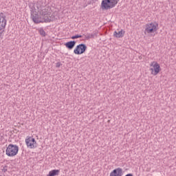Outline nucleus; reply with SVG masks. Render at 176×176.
<instances>
[{"label":"nucleus","mask_w":176,"mask_h":176,"mask_svg":"<svg viewBox=\"0 0 176 176\" xmlns=\"http://www.w3.org/2000/svg\"><path fill=\"white\" fill-rule=\"evenodd\" d=\"M75 45H76V41H71L66 43L65 44V46H66V47L67 49H69V50H72V49H74V47H75Z\"/></svg>","instance_id":"nucleus-11"},{"label":"nucleus","mask_w":176,"mask_h":176,"mask_svg":"<svg viewBox=\"0 0 176 176\" xmlns=\"http://www.w3.org/2000/svg\"><path fill=\"white\" fill-rule=\"evenodd\" d=\"M60 67H61V63H56V67L60 68Z\"/></svg>","instance_id":"nucleus-20"},{"label":"nucleus","mask_w":176,"mask_h":176,"mask_svg":"<svg viewBox=\"0 0 176 176\" xmlns=\"http://www.w3.org/2000/svg\"><path fill=\"white\" fill-rule=\"evenodd\" d=\"M78 38H82V35L76 34L72 36V39H78Z\"/></svg>","instance_id":"nucleus-17"},{"label":"nucleus","mask_w":176,"mask_h":176,"mask_svg":"<svg viewBox=\"0 0 176 176\" xmlns=\"http://www.w3.org/2000/svg\"><path fill=\"white\" fill-rule=\"evenodd\" d=\"M83 36H85V39H91L92 38H94V36H96V34L87 33L86 34H83Z\"/></svg>","instance_id":"nucleus-15"},{"label":"nucleus","mask_w":176,"mask_h":176,"mask_svg":"<svg viewBox=\"0 0 176 176\" xmlns=\"http://www.w3.org/2000/svg\"><path fill=\"white\" fill-rule=\"evenodd\" d=\"M32 20L34 21L35 24H39L41 23H50L52 21V19H50V17L49 16H45L42 18L40 15H38V14H31Z\"/></svg>","instance_id":"nucleus-2"},{"label":"nucleus","mask_w":176,"mask_h":176,"mask_svg":"<svg viewBox=\"0 0 176 176\" xmlns=\"http://www.w3.org/2000/svg\"><path fill=\"white\" fill-rule=\"evenodd\" d=\"M122 175H123V169H122V168H117L110 173V176H122Z\"/></svg>","instance_id":"nucleus-10"},{"label":"nucleus","mask_w":176,"mask_h":176,"mask_svg":"<svg viewBox=\"0 0 176 176\" xmlns=\"http://www.w3.org/2000/svg\"><path fill=\"white\" fill-rule=\"evenodd\" d=\"M87 50V46L86 44H79L78 45L76 48L74 50V54H83Z\"/></svg>","instance_id":"nucleus-5"},{"label":"nucleus","mask_w":176,"mask_h":176,"mask_svg":"<svg viewBox=\"0 0 176 176\" xmlns=\"http://www.w3.org/2000/svg\"><path fill=\"white\" fill-rule=\"evenodd\" d=\"M1 170L3 171V173H6V171H8V166H3Z\"/></svg>","instance_id":"nucleus-18"},{"label":"nucleus","mask_w":176,"mask_h":176,"mask_svg":"<svg viewBox=\"0 0 176 176\" xmlns=\"http://www.w3.org/2000/svg\"><path fill=\"white\" fill-rule=\"evenodd\" d=\"M150 71L151 72V74L153 75V74L155 73V69L154 68H151Z\"/></svg>","instance_id":"nucleus-19"},{"label":"nucleus","mask_w":176,"mask_h":176,"mask_svg":"<svg viewBox=\"0 0 176 176\" xmlns=\"http://www.w3.org/2000/svg\"><path fill=\"white\" fill-rule=\"evenodd\" d=\"M6 16L3 13H0V31L5 30L6 27Z\"/></svg>","instance_id":"nucleus-7"},{"label":"nucleus","mask_w":176,"mask_h":176,"mask_svg":"<svg viewBox=\"0 0 176 176\" xmlns=\"http://www.w3.org/2000/svg\"><path fill=\"white\" fill-rule=\"evenodd\" d=\"M43 17H49L50 16V11H49V7H43L41 11L38 12Z\"/></svg>","instance_id":"nucleus-9"},{"label":"nucleus","mask_w":176,"mask_h":176,"mask_svg":"<svg viewBox=\"0 0 176 176\" xmlns=\"http://www.w3.org/2000/svg\"><path fill=\"white\" fill-rule=\"evenodd\" d=\"M58 174H60V170L54 169L52 170H50L49 172V174L47 175L46 176H56L58 175Z\"/></svg>","instance_id":"nucleus-14"},{"label":"nucleus","mask_w":176,"mask_h":176,"mask_svg":"<svg viewBox=\"0 0 176 176\" xmlns=\"http://www.w3.org/2000/svg\"><path fill=\"white\" fill-rule=\"evenodd\" d=\"M39 34L42 36H46V32H45V30L43 29H40L39 30Z\"/></svg>","instance_id":"nucleus-16"},{"label":"nucleus","mask_w":176,"mask_h":176,"mask_svg":"<svg viewBox=\"0 0 176 176\" xmlns=\"http://www.w3.org/2000/svg\"><path fill=\"white\" fill-rule=\"evenodd\" d=\"M36 6L38 12L41 11L43 8L45 7V6L43 5V2H42V1H38L36 3Z\"/></svg>","instance_id":"nucleus-13"},{"label":"nucleus","mask_w":176,"mask_h":176,"mask_svg":"<svg viewBox=\"0 0 176 176\" xmlns=\"http://www.w3.org/2000/svg\"><path fill=\"white\" fill-rule=\"evenodd\" d=\"M19 153V146L16 144H10L6 150V155L9 157H13Z\"/></svg>","instance_id":"nucleus-1"},{"label":"nucleus","mask_w":176,"mask_h":176,"mask_svg":"<svg viewBox=\"0 0 176 176\" xmlns=\"http://www.w3.org/2000/svg\"><path fill=\"white\" fill-rule=\"evenodd\" d=\"M25 144L28 148H30V149H34V148L36 147V141L32 137L25 139Z\"/></svg>","instance_id":"nucleus-6"},{"label":"nucleus","mask_w":176,"mask_h":176,"mask_svg":"<svg viewBox=\"0 0 176 176\" xmlns=\"http://www.w3.org/2000/svg\"><path fill=\"white\" fill-rule=\"evenodd\" d=\"M126 32H124V30H121L119 32L115 31L113 32V36L115 38H123V36H124V34Z\"/></svg>","instance_id":"nucleus-12"},{"label":"nucleus","mask_w":176,"mask_h":176,"mask_svg":"<svg viewBox=\"0 0 176 176\" xmlns=\"http://www.w3.org/2000/svg\"><path fill=\"white\" fill-rule=\"evenodd\" d=\"M151 67H153V68H154L153 76H156V75H157V74L160 72V65H159V63H157V62L153 61L151 63Z\"/></svg>","instance_id":"nucleus-8"},{"label":"nucleus","mask_w":176,"mask_h":176,"mask_svg":"<svg viewBox=\"0 0 176 176\" xmlns=\"http://www.w3.org/2000/svg\"><path fill=\"white\" fill-rule=\"evenodd\" d=\"M118 0H102V9H105L108 10V9H112V8H115L116 5H118Z\"/></svg>","instance_id":"nucleus-3"},{"label":"nucleus","mask_w":176,"mask_h":176,"mask_svg":"<svg viewBox=\"0 0 176 176\" xmlns=\"http://www.w3.org/2000/svg\"><path fill=\"white\" fill-rule=\"evenodd\" d=\"M157 27L159 25L157 23H151L146 25L145 32L147 34H152L157 31Z\"/></svg>","instance_id":"nucleus-4"},{"label":"nucleus","mask_w":176,"mask_h":176,"mask_svg":"<svg viewBox=\"0 0 176 176\" xmlns=\"http://www.w3.org/2000/svg\"><path fill=\"white\" fill-rule=\"evenodd\" d=\"M2 34H3V32H0V38H2Z\"/></svg>","instance_id":"nucleus-21"}]
</instances>
